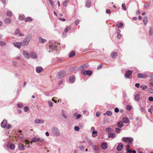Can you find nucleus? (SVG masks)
Instances as JSON below:
<instances>
[{
	"mask_svg": "<svg viewBox=\"0 0 153 153\" xmlns=\"http://www.w3.org/2000/svg\"><path fill=\"white\" fill-rule=\"evenodd\" d=\"M32 38L31 35L29 34L23 40L22 43V46L25 47L27 46L31 40Z\"/></svg>",
	"mask_w": 153,
	"mask_h": 153,
	"instance_id": "f257e3e1",
	"label": "nucleus"
},
{
	"mask_svg": "<svg viewBox=\"0 0 153 153\" xmlns=\"http://www.w3.org/2000/svg\"><path fill=\"white\" fill-rule=\"evenodd\" d=\"M30 57L33 59H36L37 58V55L35 52H33L30 53Z\"/></svg>",
	"mask_w": 153,
	"mask_h": 153,
	"instance_id": "f8f14e48",
	"label": "nucleus"
},
{
	"mask_svg": "<svg viewBox=\"0 0 153 153\" xmlns=\"http://www.w3.org/2000/svg\"><path fill=\"white\" fill-rule=\"evenodd\" d=\"M87 141L88 143V144L90 146H91L92 145V143L91 141V140L89 138H88L87 139Z\"/></svg>",
	"mask_w": 153,
	"mask_h": 153,
	"instance_id": "49530a36",
	"label": "nucleus"
},
{
	"mask_svg": "<svg viewBox=\"0 0 153 153\" xmlns=\"http://www.w3.org/2000/svg\"><path fill=\"white\" fill-rule=\"evenodd\" d=\"M48 104L50 107H52L53 106V103L50 101L48 102Z\"/></svg>",
	"mask_w": 153,
	"mask_h": 153,
	"instance_id": "bf43d9fd",
	"label": "nucleus"
},
{
	"mask_svg": "<svg viewBox=\"0 0 153 153\" xmlns=\"http://www.w3.org/2000/svg\"><path fill=\"white\" fill-rule=\"evenodd\" d=\"M71 26H68L66 27L65 29L64 30V31L65 33H67L68 32V31L71 29Z\"/></svg>",
	"mask_w": 153,
	"mask_h": 153,
	"instance_id": "473e14b6",
	"label": "nucleus"
},
{
	"mask_svg": "<svg viewBox=\"0 0 153 153\" xmlns=\"http://www.w3.org/2000/svg\"><path fill=\"white\" fill-rule=\"evenodd\" d=\"M20 32V30L19 28H17L15 32V34H18Z\"/></svg>",
	"mask_w": 153,
	"mask_h": 153,
	"instance_id": "09e8293b",
	"label": "nucleus"
},
{
	"mask_svg": "<svg viewBox=\"0 0 153 153\" xmlns=\"http://www.w3.org/2000/svg\"><path fill=\"white\" fill-rule=\"evenodd\" d=\"M47 41L46 39H43L41 37L39 38V42L40 43H44L46 42Z\"/></svg>",
	"mask_w": 153,
	"mask_h": 153,
	"instance_id": "412c9836",
	"label": "nucleus"
},
{
	"mask_svg": "<svg viewBox=\"0 0 153 153\" xmlns=\"http://www.w3.org/2000/svg\"><path fill=\"white\" fill-rule=\"evenodd\" d=\"M49 47L50 49L55 50L57 48V46L54 45H49Z\"/></svg>",
	"mask_w": 153,
	"mask_h": 153,
	"instance_id": "c85d7f7f",
	"label": "nucleus"
},
{
	"mask_svg": "<svg viewBox=\"0 0 153 153\" xmlns=\"http://www.w3.org/2000/svg\"><path fill=\"white\" fill-rule=\"evenodd\" d=\"M148 91H149V92L151 93H153V89L152 88H149Z\"/></svg>",
	"mask_w": 153,
	"mask_h": 153,
	"instance_id": "69168bd1",
	"label": "nucleus"
},
{
	"mask_svg": "<svg viewBox=\"0 0 153 153\" xmlns=\"http://www.w3.org/2000/svg\"><path fill=\"white\" fill-rule=\"evenodd\" d=\"M122 9L125 11L126 10V8L125 6V3H123L122 4Z\"/></svg>",
	"mask_w": 153,
	"mask_h": 153,
	"instance_id": "de8ad7c7",
	"label": "nucleus"
},
{
	"mask_svg": "<svg viewBox=\"0 0 153 153\" xmlns=\"http://www.w3.org/2000/svg\"><path fill=\"white\" fill-rule=\"evenodd\" d=\"M6 13L7 15L8 16L10 17L12 16V13L11 11L9 10L7 11Z\"/></svg>",
	"mask_w": 153,
	"mask_h": 153,
	"instance_id": "2f4dec72",
	"label": "nucleus"
},
{
	"mask_svg": "<svg viewBox=\"0 0 153 153\" xmlns=\"http://www.w3.org/2000/svg\"><path fill=\"white\" fill-rule=\"evenodd\" d=\"M61 116L64 119H66L67 118V117L66 115L65 114L63 111H62V114Z\"/></svg>",
	"mask_w": 153,
	"mask_h": 153,
	"instance_id": "a18cd8bd",
	"label": "nucleus"
},
{
	"mask_svg": "<svg viewBox=\"0 0 153 153\" xmlns=\"http://www.w3.org/2000/svg\"><path fill=\"white\" fill-rule=\"evenodd\" d=\"M88 66V64H85L81 65L79 68V69L80 70H82L83 69H85Z\"/></svg>",
	"mask_w": 153,
	"mask_h": 153,
	"instance_id": "dca6fc26",
	"label": "nucleus"
},
{
	"mask_svg": "<svg viewBox=\"0 0 153 153\" xmlns=\"http://www.w3.org/2000/svg\"><path fill=\"white\" fill-rule=\"evenodd\" d=\"M141 111L143 112H145V109L144 108L141 107L140 108Z\"/></svg>",
	"mask_w": 153,
	"mask_h": 153,
	"instance_id": "680f3d73",
	"label": "nucleus"
},
{
	"mask_svg": "<svg viewBox=\"0 0 153 153\" xmlns=\"http://www.w3.org/2000/svg\"><path fill=\"white\" fill-rule=\"evenodd\" d=\"M81 117V115L80 114H78L76 116V119H79Z\"/></svg>",
	"mask_w": 153,
	"mask_h": 153,
	"instance_id": "338daca9",
	"label": "nucleus"
},
{
	"mask_svg": "<svg viewBox=\"0 0 153 153\" xmlns=\"http://www.w3.org/2000/svg\"><path fill=\"white\" fill-rule=\"evenodd\" d=\"M14 46L18 48H20L21 47L22 43L21 42H14L13 43Z\"/></svg>",
	"mask_w": 153,
	"mask_h": 153,
	"instance_id": "9d476101",
	"label": "nucleus"
},
{
	"mask_svg": "<svg viewBox=\"0 0 153 153\" xmlns=\"http://www.w3.org/2000/svg\"><path fill=\"white\" fill-rule=\"evenodd\" d=\"M43 70L41 66H38L36 68V71L37 73H40Z\"/></svg>",
	"mask_w": 153,
	"mask_h": 153,
	"instance_id": "a211bd4d",
	"label": "nucleus"
},
{
	"mask_svg": "<svg viewBox=\"0 0 153 153\" xmlns=\"http://www.w3.org/2000/svg\"><path fill=\"white\" fill-rule=\"evenodd\" d=\"M91 146L94 150L97 151L98 149V148L96 146L92 145Z\"/></svg>",
	"mask_w": 153,
	"mask_h": 153,
	"instance_id": "c03bdc74",
	"label": "nucleus"
},
{
	"mask_svg": "<svg viewBox=\"0 0 153 153\" xmlns=\"http://www.w3.org/2000/svg\"><path fill=\"white\" fill-rule=\"evenodd\" d=\"M25 17L24 15H20L19 17V19L20 20H23L24 19Z\"/></svg>",
	"mask_w": 153,
	"mask_h": 153,
	"instance_id": "79ce46f5",
	"label": "nucleus"
},
{
	"mask_svg": "<svg viewBox=\"0 0 153 153\" xmlns=\"http://www.w3.org/2000/svg\"><path fill=\"white\" fill-rule=\"evenodd\" d=\"M80 22V21L79 20L77 19L75 21L74 23L76 25H77Z\"/></svg>",
	"mask_w": 153,
	"mask_h": 153,
	"instance_id": "6e6d98bb",
	"label": "nucleus"
},
{
	"mask_svg": "<svg viewBox=\"0 0 153 153\" xmlns=\"http://www.w3.org/2000/svg\"><path fill=\"white\" fill-rule=\"evenodd\" d=\"M149 100L150 101H153V97H150L149 98Z\"/></svg>",
	"mask_w": 153,
	"mask_h": 153,
	"instance_id": "774afa93",
	"label": "nucleus"
},
{
	"mask_svg": "<svg viewBox=\"0 0 153 153\" xmlns=\"http://www.w3.org/2000/svg\"><path fill=\"white\" fill-rule=\"evenodd\" d=\"M101 146L102 149L105 150L107 149L108 145L106 143L103 142L101 143Z\"/></svg>",
	"mask_w": 153,
	"mask_h": 153,
	"instance_id": "ddd939ff",
	"label": "nucleus"
},
{
	"mask_svg": "<svg viewBox=\"0 0 153 153\" xmlns=\"http://www.w3.org/2000/svg\"><path fill=\"white\" fill-rule=\"evenodd\" d=\"M129 147H130V146H129V145H127L126 146V151L127 152V153H127L128 152H131V150H130L129 149Z\"/></svg>",
	"mask_w": 153,
	"mask_h": 153,
	"instance_id": "a19ab883",
	"label": "nucleus"
},
{
	"mask_svg": "<svg viewBox=\"0 0 153 153\" xmlns=\"http://www.w3.org/2000/svg\"><path fill=\"white\" fill-rule=\"evenodd\" d=\"M34 122L36 124H42L44 123L45 121L43 120L36 119L35 120Z\"/></svg>",
	"mask_w": 153,
	"mask_h": 153,
	"instance_id": "1a4fd4ad",
	"label": "nucleus"
},
{
	"mask_svg": "<svg viewBox=\"0 0 153 153\" xmlns=\"http://www.w3.org/2000/svg\"><path fill=\"white\" fill-rule=\"evenodd\" d=\"M97 131L95 130L93 131H92V136L93 137H95L97 136Z\"/></svg>",
	"mask_w": 153,
	"mask_h": 153,
	"instance_id": "72a5a7b5",
	"label": "nucleus"
},
{
	"mask_svg": "<svg viewBox=\"0 0 153 153\" xmlns=\"http://www.w3.org/2000/svg\"><path fill=\"white\" fill-rule=\"evenodd\" d=\"M116 131L117 133H119L121 131V129L118 128H115Z\"/></svg>",
	"mask_w": 153,
	"mask_h": 153,
	"instance_id": "4d7b16f0",
	"label": "nucleus"
},
{
	"mask_svg": "<svg viewBox=\"0 0 153 153\" xmlns=\"http://www.w3.org/2000/svg\"><path fill=\"white\" fill-rule=\"evenodd\" d=\"M1 1L4 4H7V0H1Z\"/></svg>",
	"mask_w": 153,
	"mask_h": 153,
	"instance_id": "0e129e2a",
	"label": "nucleus"
},
{
	"mask_svg": "<svg viewBox=\"0 0 153 153\" xmlns=\"http://www.w3.org/2000/svg\"><path fill=\"white\" fill-rule=\"evenodd\" d=\"M81 73L82 74L85 75H87L89 76H90L92 74V72L91 71L88 70L86 71L85 70H82L81 71Z\"/></svg>",
	"mask_w": 153,
	"mask_h": 153,
	"instance_id": "6e6552de",
	"label": "nucleus"
},
{
	"mask_svg": "<svg viewBox=\"0 0 153 153\" xmlns=\"http://www.w3.org/2000/svg\"><path fill=\"white\" fill-rule=\"evenodd\" d=\"M75 55V53L74 51H72L71 52L68 56L69 57H71L74 56Z\"/></svg>",
	"mask_w": 153,
	"mask_h": 153,
	"instance_id": "cd10ccee",
	"label": "nucleus"
},
{
	"mask_svg": "<svg viewBox=\"0 0 153 153\" xmlns=\"http://www.w3.org/2000/svg\"><path fill=\"white\" fill-rule=\"evenodd\" d=\"M49 2L53 7H54V3L53 0H49Z\"/></svg>",
	"mask_w": 153,
	"mask_h": 153,
	"instance_id": "13d9d810",
	"label": "nucleus"
},
{
	"mask_svg": "<svg viewBox=\"0 0 153 153\" xmlns=\"http://www.w3.org/2000/svg\"><path fill=\"white\" fill-rule=\"evenodd\" d=\"M140 88H142V90H145L146 89H147V88L148 87L146 85H145L144 86H141L140 87Z\"/></svg>",
	"mask_w": 153,
	"mask_h": 153,
	"instance_id": "864d4df0",
	"label": "nucleus"
},
{
	"mask_svg": "<svg viewBox=\"0 0 153 153\" xmlns=\"http://www.w3.org/2000/svg\"><path fill=\"white\" fill-rule=\"evenodd\" d=\"M117 125L118 127L121 128L123 126V124L122 122L120 121L117 123Z\"/></svg>",
	"mask_w": 153,
	"mask_h": 153,
	"instance_id": "7c9ffc66",
	"label": "nucleus"
},
{
	"mask_svg": "<svg viewBox=\"0 0 153 153\" xmlns=\"http://www.w3.org/2000/svg\"><path fill=\"white\" fill-rule=\"evenodd\" d=\"M76 67H73L69 69V71L71 72H74L75 71Z\"/></svg>",
	"mask_w": 153,
	"mask_h": 153,
	"instance_id": "e433bc0d",
	"label": "nucleus"
},
{
	"mask_svg": "<svg viewBox=\"0 0 153 153\" xmlns=\"http://www.w3.org/2000/svg\"><path fill=\"white\" fill-rule=\"evenodd\" d=\"M69 80L71 82H73L75 80V78L73 76H71L69 78Z\"/></svg>",
	"mask_w": 153,
	"mask_h": 153,
	"instance_id": "bb28decb",
	"label": "nucleus"
},
{
	"mask_svg": "<svg viewBox=\"0 0 153 153\" xmlns=\"http://www.w3.org/2000/svg\"><path fill=\"white\" fill-rule=\"evenodd\" d=\"M22 54L24 57L27 59H29L30 58V54L27 51H23L22 52Z\"/></svg>",
	"mask_w": 153,
	"mask_h": 153,
	"instance_id": "0eeeda50",
	"label": "nucleus"
},
{
	"mask_svg": "<svg viewBox=\"0 0 153 153\" xmlns=\"http://www.w3.org/2000/svg\"><path fill=\"white\" fill-rule=\"evenodd\" d=\"M21 58V56L20 55H19L16 56L15 57V59L16 60H18L20 59Z\"/></svg>",
	"mask_w": 153,
	"mask_h": 153,
	"instance_id": "e2e57ef3",
	"label": "nucleus"
},
{
	"mask_svg": "<svg viewBox=\"0 0 153 153\" xmlns=\"http://www.w3.org/2000/svg\"><path fill=\"white\" fill-rule=\"evenodd\" d=\"M44 140L42 138H40L39 137H34L33 139L31 140V143H36L37 142H39L41 143H42L44 141Z\"/></svg>",
	"mask_w": 153,
	"mask_h": 153,
	"instance_id": "20e7f679",
	"label": "nucleus"
},
{
	"mask_svg": "<svg viewBox=\"0 0 153 153\" xmlns=\"http://www.w3.org/2000/svg\"><path fill=\"white\" fill-rule=\"evenodd\" d=\"M91 1L89 0H87L85 3V5L87 7H89L91 6Z\"/></svg>",
	"mask_w": 153,
	"mask_h": 153,
	"instance_id": "b1692460",
	"label": "nucleus"
},
{
	"mask_svg": "<svg viewBox=\"0 0 153 153\" xmlns=\"http://www.w3.org/2000/svg\"><path fill=\"white\" fill-rule=\"evenodd\" d=\"M65 74L66 73L65 71H60L57 73L56 77L58 79H59L63 78Z\"/></svg>",
	"mask_w": 153,
	"mask_h": 153,
	"instance_id": "39448f33",
	"label": "nucleus"
},
{
	"mask_svg": "<svg viewBox=\"0 0 153 153\" xmlns=\"http://www.w3.org/2000/svg\"><path fill=\"white\" fill-rule=\"evenodd\" d=\"M7 121L6 120H4L1 123V126L3 128H5L7 129H9L11 127V125L8 124L7 125Z\"/></svg>",
	"mask_w": 153,
	"mask_h": 153,
	"instance_id": "7ed1b4c3",
	"label": "nucleus"
},
{
	"mask_svg": "<svg viewBox=\"0 0 153 153\" xmlns=\"http://www.w3.org/2000/svg\"><path fill=\"white\" fill-rule=\"evenodd\" d=\"M123 24L122 22H120L119 24H117V26L118 28H121L123 27Z\"/></svg>",
	"mask_w": 153,
	"mask_h": 153,
	"instance_id": "58836bf2",
	"label": "nucleus"
},
{
	"mask_svg": "<svg viewBox=\"0 0 153 153\" xmlns=\"http://www.w3.org/2000/svg\"><path fill=\"white\" fill-rule=\"evenodd\" d=\"M74 129L76 131H79V128L78 126H75L74 127Z\"/></svg>",
	"mask_w": 153,
	"mask_h": 153,
	"instance_id": "8fccbe9b",
	"label": "nucleus"
},
{
	"mask_svg": "<svg viewBox=\"0 0 153 153\" xmlns=\"http://www.w3.org/2000/svg\"><path fill=\"white\" fill-rule=\"evenodd\" d=\"M132 74V71L128 70L126 72L125 74V77L126 78H128Z\"/></svg>",
	"mask_w": 153,
	"mask_h": 153,
	"instance_id": "9b49d317",
	"label": "nucleus"
},
{
	"mask_svg": "<svg viewBox=\"0 0 153 153\" xmlns=\"http://www.w3.org/2000/svg\"><path fill=\"white\" fill-rule=\"evenodd\" d=\"M137 76L139 78H145L146 77V76L145 74H138Z\"/></svg>",
	"mask_w": 153,
	"mask_h": 153,
	"instance_id": "6ab92c4d",
	"label": "nucleus"
},
{
	"mask_svg": "<svg viewBox=\"0 0 153 153\" xmlns=\"http://www.w3.org/2000/svg\"><path fill=\"white\" fill-rule=\"evenodd\" d=\"M122 121L124 123H126L128 122L129 120L127 117H125L123 118Z\"/></svg>",
	"mask_w": 153,
	"mask_h": 153,
	"instance_id": "5701e85b",
	"label": "nucleus"
},
{
	"mask_svg": "<svg viewBox=\"0 0 153 153\" xmlns=\"http://www.w3.org/2000/svg\"><path fill=\"white\" fill-rule=\"evenodd\" d=\"M149 34L150 36H153V28L152 27H150L149 28Z\"/></svg>",
	"mask_w": 153,
	"mask_h": 153,
	"instance_id": "2eb2a0df",
	"label": "nucleus"
},
{
	"mask_svg": "<svg viewBox=\"0 0 153 153\" xmlns=\"http://www.w3.org/2000/svg\"><path fill=\"white\" fill-rule=\"evenodd\" d=\"M123 148V145L122 143H120L117 147V149L118 151H121Z\"/></svg>",
	"mask_w": 153,
	"mask_h": 153,
	"instance_id": "4468645a",
	"label": "nucleus"
},
{
	"mask_svg": "<svg viewBox=\"0 0 153 153\" xmlns=\"http://www.w3.org/2000/svg\"><path fill=\"white\" fill-rule=\"evenodd\" d=\"M51 131L52 133L56 136H59L60 135V131L57 127H52L51 129Z\"/></svg>",
	"mask_w": 153,
	"mask_h": 153,
	"instance_id": "f03ea898",
	"label": "nucleus"
},
{
	"mask_svg": "<svg viewBox=\"0 0 153 153\" xmlns=\"http://www.w3.org/2000/svg\"><path fill=\"white\" fill-rule=\"evenodd\" d=\"M18 148L20 150L23 151L24 149V147L23 146L22 144H19L18 146Z\"/></svg>",
	"mask_w": 153,
	"mask_h": 153,
	"instance_id": "a878e982",
	"label": "nucleus"
},
{
	"mask_svg": "<svg viewBox=\"0 0 153 153\" xmlns=\"http://www.w3.org/2000/svg\"><path fill=\"white\" fill-rule=\"evenodd\" d=\"M111 57L113 58H116L117 56V53L116 52H113L111 53Z\"/></svg>",
	"mask_w": 153,
	"mask_h": 153,
	"instance_id": "393cba45",
	"label": "nucleus"
},
{
	"mask_svg": "<svg viewBox=\"0 0 153 153\" xmlns=\"http://www.w3.org/2000/svg\"><path fill=\"white\" fill-rule=\"evenodd\" d=\"M140 99V95L138 94H136L134 95V100L135 101H138Z\"/></svg>",
	"mask_w": 153,
	"mask_h": 153,
	"instance_id": "aec40b11",
	"label": "nucleus"
},
{
	"mask_svg": "<svg viewBox=\"0 0 153 153\" xmlns=\"http://www.w3.org/2000/svg\"><path fill=\"white\" fill-rule=\"evenodd\" d=\"M149 77L151 78L149 80L150 81L152 82H153V74H149Z\"/></svg>",
	"mask_w": 153,
	"mask_h": 153,
	"instance_id": "c9c22d12",
	"label": "nucleus"
},
{
	"mask_svg": "<svg viewBox=\"0 0 153 153\" xmlns=\"http://www.w3.org/2000/svg\"><path fill=\"white\" fill-rule=\"evenodd\" d=\"M10 148L11 149H13L15 148V146L13 143L11 144L9 146Z\"/></svg>",
	"mask_w": 153,
	"mask_h": 153,
	"instance_id": "4c0bfd02",
	"label": "nucleus"
},
{
	"mask_svg": "<svg viewBox=\"0 0 153 153\" xmlns=\"http://www.w3.org/2000/svg\"><path fill=\"white\" fill-rule=\"evenodd\" d=\"M108 134L109 138H111L113 139L116 137V134L114 133H108Z\"/></svg>",
	"mask_w": 153,
	"mask_h": 153,
	"instance_id": "f3484780",
	"label": "nucleus"
},
{
	"mask_svg": "<svg viewBox=\"0 0 153 153\" xmlns=\"http://www.w3.org/2000/svg\"><path fill=\"white\" fill-rule=\"evenodd\" d=\"M5 23L7 25L10 24L11 22L10 19L8 18H6L4 20Z\"/></svg>",
	"mask_w": 153,
	"mask_h": 153,
	"instance_id": "4be33fe9",
	"label": "nucleus"
},
{
	"mask_svg": "<svg viewBox=\"0 0 153 153\" xmlns=\"http://www.w3.org/2000/svg\"><path fill=\"white\" fill-rule=\"evenodd\" d=\"M112 129L110 127H107L105 129V131L106 132L108 133H111V131Z\"/></svg>",
	"mask_w": 153,
	"mask_h": 153,
	"instance_id": "f704fd0d",
	"label": "nucleus"
},
{
	"mask_svg": "<svg viewBox=\"0 0 153 153\" xmlns=\"http://www.w3.org/2000/svg\"><path fill=\"white\" fill-rule=\"evenodd\" d=\"M6 43L4 41H0V46H2L5 45Z\"/></svg>",
	"mask_w": 153,
	"mask_h": 153,
	"instance_id": "603ef678",
	"label": "nucleus"
},
{
	"mask_svg": "<svg viewBox=\"0 0 153 153\" xmlns=\"http://www.w3.org/2000/svg\"><path fill=\"white\" fill-rule=\"evenodd\" d=\"M17 106L19 108H22L23 107V105L21 102H20L17 104Z\"/></svg>",
	"mask_w": 153,
	"mask_h": 153,
	"instance_id": "3c124183",
	"label": "nucleus"
},
{
	"mask_svg": "<svg viewBox=\"0 0 153 153\" xmlns=\"http://www.w3.org/2000/svg\"><path fill=\"white\" fill-rule=\"evenodd\" d=\"M122 140L125 142L129 141V144L130 145L131 144V142L133 141V139L130 137H123L122 139Z\"/></svg>",
	"mask_w": 153,
	"mask_h": 153,
	"instance_id": "423d86ee",
	"label": "nucleus"
},
{
	"mask_svg": "<svg viewBox=\"0 0 153 153\" xmlns=\"http://www.w3.org/2000/svg\"><path fill=\"white\" fill-rule=\"evenodd\" d=\"M148 21V18L147 17H144L143 19V21L144 25H146Z\"/></svg>",
	"mask_w": 153,
	"mask_h": 153,
	"instance_id": "c756f323",
	"label": "nucleus"
},
{
	"mask_svg": "<svg viewBox=\"0 0 153 153\" xmlns=\"http://www.w3.org/2000/svg\"><path fill=\"white\" fill-rule=\"evenodd\" d=\"M126 108H127V109L128 110H131V106H130L129 105H127V106Z\"/></svg>",
	"mask_w": 153,
	"mask_h": 153,
	"instance_id": "052dcab7",
	"label": "nucleus"
},
{
	"mask_svg": "<svg viewBox=\"0 0 153 153\" xmlns=\"http://www.w3.org/2000/svg\"><path fill=\"white\" fill-rule=\"evenodd\" d=\"M29 108H28L27 107H25L24 108L23 110L25 112H27L28 111Z\"/></svg>",
	"mask_w": 153,
	"mask_h": 153,
	"instance_id": "5fc2aeb1",
	"label": "nucleus"
},
{
	"mask_svg": "<svg viewBox=\"0 0 153 153\" xmlns=\"http://www.w3.org/2000/svg\"><path fill=\"white\" fill-rule=\"evenodd\" d=\"M106 114H107V115L109 116H111L112 114L111 112L110 111H107L106 112Z\"/></svg>",
	"mask_w": 153,
	"mask_h": 153,
	"instance_id": "37998d69",
	"label": "nucleus"
},
{
	"mask_svg": "<svg viewBox=\"0 0 153 153\" xmlns=\"http://www.w3.org/2000/svg\"><path fill=\"white\" fill-rule=\"evenodd\" d=\"M33 20L30 17H27L25 19V22H29V21H32Z\"/></svg>",
	"mask_w": 153,
	"mask_h": 153,
	"instance_id": "ea45409f",
	"label": "nucleus"
}]
</instances>
